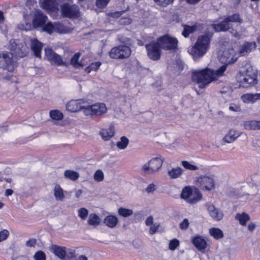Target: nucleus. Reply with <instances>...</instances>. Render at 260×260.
Wrapping results in <instances>:
<instances>
[{"instance_id": "dca6fc26", "label": "nucleus", "mask_w": 260, "mask_h": 260, "mask_svg": "<svg viewBox=\"0 0 260 260\" xmlns=\"http://www.w3.org/2000/svg\"><path fill=\"white\" fill-rule=\"evenodd\" d=\"M30 48L34 52V55L39 58H41V52L43 48V44L35 38L30 40Z\"/></svg>"}, {"instance_id": "f8f14e48", "label": "nucleus", "mask_w": 260, "mask_h": 260, "mask_svg": "<svg viewBox=\"0 0 260 260\" xmlns=\"http://www.w3.org/2000/svg\"><path fill=\"white\" fill-rule=\"evenodd\" d=\"M45 57L52 64L56 66H66V63L60 55L53 51L51 48L45 49Z\"/></svg>"}, {"instance_id": "3c124183", "label": "nucleus", "mask_w": 260, "mask_h": 260, "mask_svg": "<svg viewBox=\"0 0 260 260\" xmlns=\"http://www.w3.org/2000/svg\"><path fill=\"white\" fill-rule=\"evenodd\" d=\"M9 234V232L7 230L0 231V242L6 240L8 238Z\"/></svg>"}, {"instance_id": "39448f33", "label": "nucleus", "mask_w": 260, "mask_h": 260, "mask_svg": "<svg viewBox=\"0 0 260 260\" xmlns=\"http://www.w3.org/2000/svg\"><path fill=\"white\" fill-rule=\"evenodd\" d=\"M83 113L86 116L99 117L107 112V108L104 103H99L83 108Z\"/></svg>"}, {"instance_id": "b1692460", "label": "nucleus", "mask_w": 260, "mask_h": 260, "mask_svg": "<svg viewBox=\"0 0 260 260\" xmlns=\"http://www.w3.org/2000/svg\"><path fill=\"white\" fill-rule=\"evenodd\" d=\"M241 99L246 103H254L257 100H260V93H246L241 96Z\"/></svg>"}, {"instance_id": "c756f323", "label": "nucleus", "mask_w": 260, "mask_h": 260, "mask_svg": "<svg viewBox=\"0 0 260 260\" xmlns=\"http://www.w3.org/2000/svg\"><path fill=\"white\" fill-rule=\"evenodd\" d=\"M101 222V219L95 213H91L89 214L87 222L89 225L93 226L99 225Z\"/></svg>"}, {"instance_id": "6e6552de", "label": "nucleus", "mask_w": 260, "mask_h": 260, "mask_svg": "<svg viewBox=\"0 0 260 260\" xmlns=\"http://www.w3.org/2000/svg\"><path fill=\"white\" fill-rule=\"evenodd\" d=\"M131 53V49L128 46L121 45L112 48L109 53L112 58L123 59L129 57Z\"/></svg>"}, {"instance_id": "de8ad7c7", "label": "nucleus", "mask_w": 260, "mask_h": 260, "mask_svg": "<svg viewBox=\"0 0 260 260\" xmlns=\"http://www.w3.org/2000/svg\"><path fill=\"white\" fill-rule=\"evenodd\" d=\"M34 258L35 260H46V259L45 253L41 250L36 252L34 255Z\"/></svg>"}, {"instance_id": "0eeeda50", "label": "nucleus", "mask_w": 260, "mask_h": 260, "mask_svg": "<svg viewBox=\"0 0 260 260\" xmlns=\"http://www.w3.org/2000/svg\"><path fill=\"white\" fill-rule=\"evenodd\" d=\"M16 67L12 53L5 51L0 53V68L13 72Z\"/></svg>"}, {"instance_id": "f03ea898", "label": "nucleus", "mask_w": 260, "mask_h": 260, "mask_svg": "<svg viewBox=\"0 0 260 260\" xmlns=\"http://www.w3.org/2000/svg\"><path fill=\"white\" fill-rule=\"evenodd\" d=\"M211 38L212 35L210 34L199 36L194 45L188 50L189 53L194 58L203 56L209 48Z\"/></svg>"}, {"instance_id": "bb28decb", "label": "nucleus", "mask_w": 260, "mask_h": 260, "mask_svg": "<svg viewBox=\"0 0 260 260\" xmlns=\"http://www.w3.org/2000/svg\"><path fill=\"white\" fill-rule=\"evenodd\" d=\"M192 242L194 246L199 250L205 249L207 246V243L205 240L200 236L194 237L193 239Z\"/></svg>"}, {"instance_id": "5701e85b", "label": "nucleus", "mask_w": 260, "mask_h": 260, "mask_svg": "<svg viewBox=\"0 0 260 260\" xmlns=\"http://www.w3.org/2000/svg\"><path fill=\"white\" fill-rule=\"evenodd\" d=\"M84 107L82 106L80 103L76 100L70 101L66 105L67 110L72 112H77L80 110H83V108Z\"/></svg>"}, {"instance_id": "603ef678", "label": "nucleus", "mask_w": 260, "mask_h": 260, "mask_svg": "<svg viewBox=\"0 0 260 260\" xmlns=\"http://www.w3.org/2000/svg\"><path fill=\"white\" fill-rule=\"evenodd\" d=\"M110 0H96V6L99 8H105Z\"/></svg>"}, {"instance_id": "9d476101", "label": "nucleus", "mask_w": 260, "mask_h": 260, "mask_svg": "<svg viewBox=\"0 0 260 260\" xmlns=\"http://www.w3.org/2000/svg\"><path fill=\"white\" fill-rule=\"evenodd\" d=\"M161 48L165 50H174L177 48L178 41L176 39L165 35L157 40Z\"/></svg>"}, {"instance_id": "7c9ffc66", "label": "nucleus", "mask_w": 260, "mask_h": 260, "mask_svg": "<svg viewBox=\"0 0 260 260\" xmlns=\"http://www.w3.org/2000/svg\"><path fill=\"white\" fill-rule=\"evenodd\" d=\"M235 219L239 221L242 225H246V222L250 220V216L245 212L237 213L235 216Z\"/></svg>"}, {"instance_id": "e2e57ef3", "label": "nucleus", "mask_w": 260, "mask_h": 260, "mask_svg": "<svg viewBox=\"0 0 260 260\" xmlns=\"http://www.w3.org/2000/svg\"><path fill=\"white\" fill-rule=\"evenodd\" d=\"M153 222V218L152 216H149V217H148L146 220H145V224L148 226L152 224Z\"/></svg>"}, {"instance_id": "ea45409f", "label": "nucleus", "mask_w": 260, "mask_h": 260, "mask_svg": "<svg viewBox=\"0 0 260 260\" xmlns=\"http://www.w3.org/2000/svg\"><path fill=\"white\" fill-rule=\"evenodd\" d=\"M50 116L53 119L59 120L63 118V114L58 110H52L50 112Z\"/></svg>"}, {"instance_id": "79ce46f5", "label": "nucleus", "mask_w": 260, "mask_h": 260, "mask_svg": "<svg viewBox=\"0 0 260 260\" xmlns=\"http://www.w3.org/2000/svg\"><path fill=\"white\" fill-rule=\"evenodd\" d=\"M227 20L229 21V22H239V23H242V20L240 18L239 14H234L232 15L229 16L228 17H226Z\"/></svg>"}, {"instance_id": "ddd939ff", "label": "nucleus", "mask_w": 260, "mask_h": 260, "mask_svg": "<svg viewBox=\"0 0 260 260\" xmlns=\"http://www.w3.org/2000/svg\"><path fill=\"white\" fill-rule=\"evenodd\" d=\"M197 185L202 189L211 190L214 188V181L213 179L208 176H203L199 177L197 180Z\"/></svg>"}, {"instance_id": "49530a36", "label": "nucleus", "mask_w": 260, "mask_h": 260, "mask_svg": "<svg viewBox=\"0 0 260 260\" xmlns=\"http://www.w3.org/2000/svg\"><path fill=\"white\" fill-rule=\"evenodd\" d=\"M43 7L45 9H50L55 3L56 0H40Z\"/></svg>"}, {"instance_id": "f704fd0d", "label": "nucleus", "mask_w": 260, "mask_h": 260, "mask_svg": "<svg viewBox=\"0 0 260 260\" xmlns=\"http://www.w3.org/2000/svg\"><path fill=\"white\" fill-rule=\"evenodd\" d=\"M64 175L66 178H69L73 181L77 180L80 176L77 172L70 170L65 171Z\"/></svg>"}, {"instance_id": "c9c22d12", "label": "nucleus", "mask_w": 260, "mask_h": 260, "mask_svg": "<svg viewBox=\"0 0 260 260\" xmlns=\"http://www.w3.org/2000/svg\"><path fill=\"white\" fill-rule=\"evenodd\" d=\"M193 192V189H192L190 187H185L182 190V193L181 194V197L187 201V200L190 199Z\"/></svg>"}, {"instance_id": "774afa93", "label": "nucleus", "mask_w": 260, "mask_h": 260, "mask_svg": "<svg viewBox=\"0 0 260 260\" xmlns=\"http://www.w3.org/2000/svg\"><path fill=\"white\" fill-rule=\"evenodd\" d=\"M13 260H29L28 258L24 256H20L14 259Z\"/></svg>"}, {"instance_id": "c85d7f7f", "label": "nucleus", "mask_w": 260, "mask_h": 260, "mask_svg": "<svg viewBox=\"0 0 260 260\" xmlns=\"http://www.w3.org/2000/svg\"><path fill=\"white\" fill-rule=\"evenodd\" d=\"M81 55V53L78 52L75 54L71 59L70 64L75 68H79L84 67V64L81 60H79Z\"/></svg>"}, {"instance_id": "0e129e2a", "label": "nucleus", "mask_w": 260, "mask_h": 260, "mask_svg": "<svg viewBox=\"0 0 260 260\" xmlns=\"http://www.w3.org/2000/svg\"><path fill=\"white\" fill-rule=\"evenodd\" d=\"M232 89L230 87H224L220 91V93L221 94L223 93H227L228 94H229L231 93Z\"/></svg>"}, {"instance_id": "13d9d810", "label": "nucleus", "mask_w": 260, "mask_h": 260, "mask_svg": "<svg viewBox=\"0 0 260 260\" xmlns=\"http://www.w3.org/2000/svg\"><path fill=\"white\" fill-rule=\"evenodd\" d=\"M37 243V240L35 239H30L26 242V246L27 247H35Z\"/></svg>"}, {"instance_id": "473e14b6", "label": "nucleus", "mask_w": 260, "mask_h": 260, "mask_svg": "<svg viewBox=\"0 0 260 260\" xmlns=\"http://www.w3.org/2000/svg\"><path fill=\"white\" fill-rule=\"evenodd\" d=\"M183 173V169L180 167L172 168L168 171V175L171 179H176L181 176Z\"/></svg>"}, {"instance_id": "4c0bfd02", "label": "nucleus", "mask_w": 260, "mask_h": 260, "mask_svg": "<svg viewBox=\"0 0 260 260\" xmlns=\"http://www.w3.org/2000/svg\"><path fill=\"white\" fill-rule=\"evenodd\" d=\"M128 142V139L126 137L122 136L120 138V141L117 142L116 145L118 148L124 149L127 146Z\"/></svg>"}, {"instance_id": "37998d69", "label": "nucleus", "mask_w": 260, "mask_h": 260, "mask_svg": "<svg viewBox=\"0 0 260 260\" xmlns=\"http://www.w3.org/2000/svg\"><path fill=\"white\" fill-rule=\"evenodd\" d=\"M78 216L83 220H85L88 214V211L85 208H81L78 211Z\"/></svg>"}, {"instance_id": "cd10ccee", "label": "nucleus", "mask_w": 260, "mask_h": 260, "mask_svg": "<svg viewBox=\"0 0 260 260\" xmlns=\"http://www.w3.org/2000/svg\"><path fill=\"white\" fill-rule=\"evenodd\" d=\"M53 194L56 201H62L65 198L62 189L57 184L54 186Z\"/></svg>"}, {"instance_id": "8fccbe9b", "label": "nucleus", "mask_w": 260, "mask_h": 260, "mask_svg": "<svg viewBox=\"0 0 260 260\" xmlns=\"http://www.w3.org/2000/svg\"><path fill=\"white\" fill-rule=\"evenodd\" d=\"M181 164L182 166L186 169H188L190 170H197L198 169V168L196 166L190 164L187 161L183 160L181 162Z\"/></svg>"}, {"instance_id": "4d7b16f0", "label": "nucleus", "mask_w": 260, "mask_h": 260, "mask_svg": "<svg viewBox=\"0 0 260 260\" xmlns=\"http://www.w3.org/2000/svg\"><path fill=\"white\" fill-rule=\"evenodd\" d=\"M155 3L158 5H161L163 7H166L170 3H172L174 0H154Z\"/></svg>"}, {"instance_id": "f3484780", "label": "nucleus", "mask_w": 260, "mask_h": 260, "mask_svg": "<svg viewBox=\"0 0 260 260\" xmlns=\"http://www.w3.org/2000/svg\"><path fill=\"white\" fill-rule=\"evenodd\" d=\"M24 22L20 23L17 25V28L20 30H29L34 28L31 23V16L30 15L26 14L23 16Z\"/></svg>"}, {"instance_id": "aec40b11", "label": "nucleus", "mask_w": 260, "mask_h": 260, "mask_svg": "<svg viewBox=\"0 0 260 260\" xmlns=\"http://www.w3.org/2000/svg\"><path fill=\"white\" fill-rule=\"evenodd\" d=\"M255 48V43H245L240 46L239 53L241 56H244Z\"/></svg>"}, {"instance_id": "9b49d317", "label": "nucleus", "mask_w": 260, "mask_h": 260, "mask_svg": "<svg viewBox=\"0 0 260 260\" xmlns=\"http://www.w3.org/2000/svg\"><path fill=\"white\" fill-rule=\"evenodd\" d=\"M62 15L69 18H77L80 16V12L77 6L70 5L66 3L61 6Z\"/></svg>"}, {"instance_id": "20e7f679", "label": "nucleus", "mask_w": 260, "mask_h": 260, "mask_svg": "<svg viewBox=\"0 0 260 260\" xmlns=\"http://www.w3.org/2000/svg\"><path fill=\"white\" fill-rule=\"evenodd\" d=\"M12 53L16 56L23 57L26 56L28 52V47L24 41L19 40H10L9 47Z\"/></svg>"}, {"instance_id": "5fc2aeb1", "label": "nucleus", "mask_w": 260, "mask_h": 260, "mask_svg": "<svg viewBox=\"0 0 260 260\" xmlns=\"http://www.w3.org/2000/svg\"><path fill=\"white\" fill-rule=\"evenodd\" d=\"M101 64V63L100 62L92 63L87 68V71L90 72L91 70L96 71Z\"/></svg>"}, {"instance_id": "69168bd1", "label": "nucleus", "mask_w": 260, "mask_h": 260, "mask_svg": "<svg viewBox=\"0 0 260 260\" xmlns=\"http://www.w3.org/2000/svg\"><path fill=\"white\" fill-rule=\"evenodd\" d=\"M255 225L253 223H250L248 225V230L251 232H253V231L255 229Z\"/></svg>"}, {"instance_id": "6ab92c4d", "label": "nucleus", "mask_w": 260, "mask_h": 260, "mask_svg": "<svg viewBox=\"0 0 260 260\" xmlns=\"http://www.w3.org/2000/svg\"><path fill=\"white\" fill-rule=\"evenodd\" d=\"M240 134L234 129H230L222 139V141L227 143L234 142L239 136Z\"/></svg>"}, {"instance_id": "a18cd8bd", "label": "nucleus", "mask_w": 260, "mask_h": 260, "mask_svg": "<svg viewBox=\"0 0 260 260\" xmlns=\"http://www.w3.org/2000/svg\"><path fill=\"white\" fill-rule=\"evenodd\" d=\"M94 179L97 182H101L103 180L104 175L103 171L101 170H97L94 174Z\"/></svg>"}, {"instance_id": "423d86ee", "label": "nucleus", "mask_w": 260, "mask_h": 260, "mask_svg": "<svg viewBox=\"0 0 260 260\" xmlns=\"http://www.w3.org/2000/svg\"><path fill=\"white\" fill-rule=\"evenodd\" d=\"M163 162L161 156L153 158L143 166L142 171L146 174H153L161 168Z\"/></svg>"}, {"instance_id": "72a5a7b5", "label": "nucleus", "mask_w": 260, "mask_h": 260, "mask_svg": "<svg viewBox=\"0 0 260 260\" xmlns=\"http://www.w3.org/2000/svg\"><path fill=\"white\" fill-rule=\"evenodd\" d=\"M202 197V195L200 191L197 188H194L190 199L187 200V202L190 204H195L201 199Z\"/></svg>"}, {"instance_id": "412c9836", "label": "nucleus", "mask_w": 260, "mask_h": 260, "mask_svg": "<svg viewBox=\"0 0 260 260\" xmlns=\"http://www.w3.org/2000/svg\"><path fill=\"white\" fill-rule=\"evenodd\" d=\"M66 247L56 245H53L50 248L51 251L58 258L61 259L66 258Z\"/></svg>"}, {"instance_id": "338daca9", "label": "nucleus", "mask_w": 260, "mask_h": 260, "mask_svg": "<svg viewBox=\"0 0 260 260\" xmlns=\"http://www.w3.org/2000/svg\"><path fill=\"white\" fill-rule=\"evenodd\" d=\"M75 260H88V257L84 255H81L76 258Z\"/></svg>"}, {"instance_id": "052dcab7", "label": "nucleus", "mask_w": 260, "mask_h": 260, "mask_svg": "<svg viewBox=\"0 0 260 260\" xmlns=\"http://www.w3.org/2000/svg\"><path fill=\"white\" fill-rule=\"evenodd\" d=\"M156 189V185L154 184H150L148 185L147 188H146V191L148 192H152Z\"/></svg>"}, {"instance_id": "c03bdc74", "label": "nucleus", "mask_w": 260, "mask_h": 260, "mask_svg": "<svg viewBox=\"0 0 260 260\" xmlns=\"http://www.w3.org/2000/svg\"><path fill=\"white\" fill-rule=\"evenodd\" d=\"M196 29V27L195 26H186V27H184L182 34L185 37H187L190 33H192L194 31H195Z\"/></svg>"}, {"instance_id": "4be33fe9", "label": "nucleus", "mask_w": 260, "mask_h": 260, "mask_svg": "<svg viewBox=\"0 0 260 260\" xmlns=\"http://www.w3.org/2000/svg\"><path fill=\"white\" fill-rule=\"evenodd\" d=\"M100 134L104 141H108L115 135L114 127L113 125H111L109 128L102 129Z\"/></svg>"}, {"instance_id": "58836bf2", "label": "nucleus", "mask_w": 260, "mask_h": 260, "mask_svg": "<svg viewBox=\"0 0 260 260\" xmlns=\"http://www.w3.org/2000/svg\"><path fill=\"white\" fill-rule=\"evenodd\" d=\"M66 258L67 260H71L76 257V250L72 248H66Z\"/></svg>"}, {"instance_id": "7ed1b4c3", "label": "nucleus", "mask_w": 260, "mask_h": 260, "mask_svg": "<svg viewBox=\"0 0 260 260\" xmlns=\"http://www.w3.org/2000/svg\"><path fill=\"white\" fill-rule=\"evenodd\" d=\"M256 71L250 66H247L245 69L240 72L238 81L240 86L247 88L257 83Z\"/></svg>"}, {"instance_id": "e433bc0d", "label": "nucleus", "mask_w": 260, "mask_h": 260, "mask_svg": "<svg viewBox=\"0 0 260 260\" xmlns=\"http://www.w3.org/2000/svg\"><path fill=\"white\" fill-rule=\"evenodd\" d=\"M209 232L210 235L216 239H220L223 236L222 231L219 229L212 228L210 230Z\"/></svg>"}, {"instance_id": "a211bd4d", "label": "nucleus", "mask_w": 260, "mask_h": 260, "mask_svg": "<svg viewBox=\"0 0 260 260\" xmlns=\"http://www.w3.org/2000/svg\"><path fill=\"white\" fill-rule=\"evenodd\" d=\"M208 211L210 215L216 220H220L223 217V214L221 211L219 209L216 208L212 204H208Z\"/></svg>"}, {"instance_id": "f257e3e1", "label": "nucleus", "mask_w": 260, "mask_h": 260, "mask_svg": "<svg viewBox=\"0 0 260 260\" xmlns=\"http://www.w3.org/2000/svg\"><path fill=\"white\" fill-rule=\"evenodd\" d=\"M235 51L233 49L225 50L220 57V60L223 63L219 69L216 71L208 68L194 71L192 74V80L199 84L201 88L205 87L212 81L217 80L222 76L226 69L227 64L233 63L237 60V57L234 55Z\"/></svg>"}, {"instance_id": "a19ab883", "label": "nucleus", "mask_w": 260, "mask_h": 260, "mask_svg": "<svg viewBox=\"0 0 260 260\" xmlns=\"http://www.w3.org/2000/svg\"><path fill=\"white\" fill-rule=\"evenodd\" d=\"M118 213L122 216L128 217L133 214V211L131 209L120 208L118 210Z\"/></svg>"}, {"instance_id": "4468645a", "label": "nucleus", "mask_w": 260, "mask_h": 260, "mask_svg": "<svg viewBox=\"0 0 260 260\" xmlns=\"http://www.w3.org/2000/svg\"><path fill=\"white\" fill-rule=\"evenodd\" d=\"M212 26L216 31H226L230 29L229 22L227 20L226 18L219 23L213 24ZM229 31L235 37L237 38L241 37L242 35L237 31H235L233 29H231V30Z\"/></svg>"}, {"instance_id": "6e6d98bb", "label": "nucleus", "mask_w": 260, "mask_h": 260, "mask_svg": "<svg viewBox=\"0 0 260 260\" xmlns=\"http://www.w3.org/2000/svg\"><path fill=\"white\" fill-rule=\"evenodd\" d=\"M189 222L187 218L184 219V220L179 224V228L182 230H186L189 226Z\"/></svg>"}, {"instance_id": "09e8293b", "label": "nucleus", "mask_w": 260, "mask_h": 260, "mask_svg": "<svg viewBox=\"0 0 260 260\" xmlns=\"http://www.w3.org/2000/svg\"><path fill=\"white\" fill-rule=\"evenodd\" d=\"M55 23L52 24L51 22L47 23L43 27V30L47 32L48 34H51L54 31Z\"/></svg>"}, {"instance_id": "bf43d9fd", "label": "nucleus", "mask_w": 260, "mask_h": 260, "mask_svg": "<svg viewBox=\"0 0 260 260\" xmlns=\"http://www.w3.org/2000/svg\"><path fill=\"white\" fill-rule=\"evenodd\" d=\"M159 225L158 224H154L151 226L149 230V233L151 235L154 234L158 229Z\"/></svg>"}, {"instance_id": "2f4dec72", "label": "nucleus", "mask_w": 260, "mask_h": 260, "mask_svg": "<svg viewBox=\"0 0 260 260\" xmlns=\"http://www.w3.org/2000/svg\"><path fill=\"white\" fill-rule=\"evenodd\" d=\"M104 222L106 225L111 228H113L116 225L118 222V219L116 216L109 215L105 217Z\"/></svg>"}, {"instance_id": "680f3d73", "label": "nucleus", "mask_w": 260, "mask_h": 260, "mask_svg": "<svg viewBox=\"0 0 260 260\" xmlns=\"http://www.w3.org/2000/svg\"><path fill=\"white\" fill-rule=\"evenodd\" d=\"M229 109L232 111L238 112L240 111V107L235 104H232L229 107Z\"/></svg>"}, {"instance_id": "1a4fd4ad", "label": "nucleus", "mask_w": 260, "mask_h": 260, "mask_svg": "<svg viewBox=\"0 0 260 260\" xmlns=\"http://www.w3.org/2000/svg\"><path fill=\"white\" fill-rule=\"evenodd\" d=\"M145 47L147 49V55L152 60H157L159 59L161 55V47L157 41H152L146 44Z\"/></svg>"}, {"instance_id": "393cba45", "label": "nucleus", "mask_w": 260, "mask_h": 260, "mask_svg": "<svg viewBox=\"0 0 260 260\" xmlns=\"http://www.w3.org/2000/svg\"><path fill=\"white\" fill-rule=\"evenodd\" d=\"M243 127L247 130L260 129V120H248L243 123Z\"/></svg>"}, {"instance_id": "a878e982", "label": "nucleus", "mask_w": 260, "mask_h": 260, "mask_svg": "<svg viewBox=\"0 0 260 260\" xmlns=\"http://www.w3.org/2000/svg\"><path fill=\"white\" fill-rule=\"evenodd\" d=\"M73 31V28L64 25L60 22L55 23L54 31L59 34H69Z\"/></svg>"}, {"instance_id": "2eb2a0df", "label": "nucleus", "mask_w": 260, "mask_h": 260, "mask_svg": "<svg viewBox=\"0 0 260 260\" xmlns=\"http://www.w3.org/2000/svg\"><path fill=\"white\" fill-rule=\"evenodd\" d=\"M47 17L41 11L36 10L34 13V18L31 20L34 28L39 27L45 24Z\"/></svg>"}, {"instance_id": "864d4df0", "label": "nucleus", "mask_w": 260, "mask_h": 260, "mask_svg": "<svg viewBox=\"0 0 260 260\" xmlns=\"http://www.w3.org/2000/svg\"><path fill=\"white\" fill-rule=\"evenodd\" d=\"M179 241L177 239H173L170 242L169 247L170 250H174L179 246Z\"/></svg>"}]
</instances>
